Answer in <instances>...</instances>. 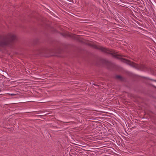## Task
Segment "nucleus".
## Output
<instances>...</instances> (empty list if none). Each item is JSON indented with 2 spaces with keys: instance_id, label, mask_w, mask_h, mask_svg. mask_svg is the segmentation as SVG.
<instances>
[{
  "instance_id": "obj_1",
  "label": "nucleus",
  "mask_w": 156,
  "mask_h": 156,
  "mask_svg": "<svg viewBox=\"0 0 156 156\" xmlns=\"http://www.w3.org/2000/svg\"><path fill=\"white\" fill-rule=\"evenodd\" d=\"M114 56L117 58L120 59L122 61L125 62L131 66L138 69L143 71H147L148 70V68L145 65H138L129 60H127L125 58H123V56L121 55L115 54L114 55Z\"/></svg>"
},
{
  "instance_id": "obj_2",
  "label": "nucleus",
  "mask_w": 156,
  "mask_h": 156,
  "mask_svg": "<svg viewBox=\"0 0 156 156\" xmlns=\"http://www.w3.org/2000/svg\"><path fill=\"white\" fill-rule=\"evenodd\" d=\"M16 39V37L14 34H9L5 39L0 42V45L3 46L8 45L10 42L15 41Z\"/></svg>"
},
{
  "instance_id": "obj_3",
  "label": "nucleus",
  "mask_w": 156,
  "mask_h": 156,
  "mask_svg": "<svg viewBox=\"0 0 156 156\" xmlns=\"http://www.w3.org/2000/svg\"><path fill=\"white\" fill-rule=\"evenodd\" d=\"M96 48L97 49H100L102 51L104 52H105L108 53H112V52L111 51L108 50L107 49L101 46H96Z\"/></svg>"
},
{
  "instance_id": "obj_4",
  "label": "nucleus",
  "mask_w": 156,
  "mask_h": 156,
  "mask_svg": "<svg viewBox=\"0 0 156 156\" xmlns=\"http://www.w3.org/2000/svg\"><path fill=\"white\" fill-rule=\"evenodd\" d=\"M116 77L118 79H121V76H116Z\"/></svg>"
},
{
  "instance_id": "obj_5",
  "label": "nucleus",
  "mask_w": 156,
  "mask_h": 156,
  "mask_svg": "<svg viewBox=\"0 0 156 156\" xmlns=\"http://www.w3.org/2000/svg\"><path fill=\"white\" fill-rule=\"evenodd\" d=\"M74 36H75V35H73V36H70L71 37H75Z\"/></svg>"
},
{
  "instance_id": "obj_6",
  "label": "nucleus",
  "mask_w": 156,
  "mask_h": 156,
  "mask_svg": "<svg viewBox=\"0 0 156 156\" xmlns=\"http://www.w3.org/2000/svg\"><path fill=\"white\" fill-rule=\"evenodd\" d=\"M0 91H1V90H0Z\"/></svg>"
}]
</instances>
